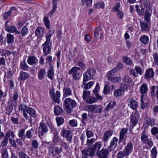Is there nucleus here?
I'll return each mask as SVG.
<instances>
[{"instance_id":"53","label":"nucleus","mask_w":158,"mask_h":158,"mask_svg":"<svg viewBox=\"0 0 158 158\" xmlns=\"http://www.w3.org/2000/svg\"><path fill=\"white\" fill-rule=\"evenodd\" d=\"M47 74L48 75V77L51 79V80H52L53 77L54 75V71L52 68H50L47 72Z\"/></svg>"},{"instance_id":"24","label":"nucleus","mask_w":158,"mask_h":158,"mask_svg":"<svg viewBox=\"0 0 158 158\" xmlns=\"http://www.w3.org/2000/svg\"><path fill=\"white\" fill-rule=\"evenodd\" d=\"M118 139L116 137H114L113 139L111 141L110 145L108 147V148L109 149L110 151H111V148L114 146V148H115L117 146V141Z\"/></svg>"},{"instance_id":"29","label":"nucleus","mask_w":158,"mask_h":158,"mask_svg":"<svg viewBox=\"0 0 158 158\" xmlns=\"http://www.w3.org/2000/svg\"><path fill=\"white\" fill-rule=\"evenodd\" d=\"M63 110L62 108L58 106H56L54 108V112L56 115H59L63 113Z\"/></svg>"},{"instance_id":"48","label":"nucleus","mask_w":158,"mask_h":158,"mask_svg":"<svg viewBox=\"0 0 158 158\" xmlns=\"http://www.w3.org/2000/svg\"><path fill=\"white\" fill-rule=\"evenodd\" d=\"M102 29L99 27H96L94 31V37L96 39L99 35V32L102 31Z\"/></svg>"},{"instance_id":"32","label":"nucleus","mask_w":158,"mask_h":158,"mask_svg":"<svg viewBox=\"0 0 158 158\" xmlns=\"http://www.w3.org/2000/svg\"><path fill=\"white\" fill-rule=\"evenodd\" d=\"M29 77V75L28 73L21 71L20 76L19 77V79L20 80H25Z\"/></svg>"},{"instance_id":"60","label":"nucleus","mask_w":158,"mask_h":158,"mask_svg":"<svg viewBox=\"0 0 158 158\" xmlns=\"http://www.w3.org/2000/svg\"><path fill=\"white\" fill-rule=\"evenodd\" d=\"M31 145L33 148L36 149L38 148V143L36 140L34 139L32 140L31 142Z\"/></svg>"},{"instance_id":"16","label":"nucleus","mask_w":158,"mask_h":158,"mask_svg":"<svg viewBox=\"0 0 158 158\" xmlns=\"http://www.w3.org/2000/svg\"><path fill=\"white\" fill-rule=\"evenodd\" d=\"M112 134L113 131H111L109 130L105 131L103 135V140L105 142H107Z\"/></svg>"},{"instance_id":"61","label":"nucleus","mask_w":158,"mask_h":158,"mask_svg":"<svg viewBox=\"0 0 158 158\" xmlns=\"http://www.w3.org/2000/svg\"><path fill=\"white\" fill-rule=\"evenodd\" d=\"M151 132L153 135H155L158 134V128L156 127H153L151 129Z\"/></svg>"},{"instance_id":"13","label":"nucleus","mask_w":158,"mask_h":158,"mask_svg":"<svg viewBox=\"0 0 158 158\" xmlns=\"http://www.w3.org/2000/svg\"><path fill=\"white\" fill-rule=\"evenodd\" d=\"M44 29L41 27H38L35 30V33L38 38H42L43 36Z\"/></svg>"},{"instance_id":"56","label":"nucleus","mask_w":158,"mask_h":158,"mask_svg":"<svg viewBox=\"0 0 158 158\" xmlns=\"http://www.w3.org/2000/svg\"><path fill=\"white\" fill-rule=\"evenodd\" d=\"M114 95L117 97L120 96L123 94V91L121 89H118L114 91Z\"/></svg>"},{"instance_id":"59","label":"nucleus","mask_w":158,"mask_h":158,"mask_svg":"<svg viewBox=\"0 0 158 158\" xmlns=\"http://www.w3.org/2000/svg\"><path fill=\"white\" fill-rule=\"evenodd\" d=\"M9 139L6 138L5 136L3 140L1 142V143L2 144V146H7L8 143V140Z\"/></svg>"},{"instance_id":"54","label":"nucleus","mask_w":158,"mask_h":158,"mask_svg":"<svg viewBox=\"0 0 158 158\" xmlns=\"http://www.w3.org/2000/svg\"><path fill=\"white\" fill-rule=\"evenodd\" d=\"M1 52V55L2 56H9L11 54V52L10 51L5 49H2Z\"/></svg>"},{"instance_id":"44","label":"nucleus","mask_w":158,"mask_h":158,"mask_svg":"<svg viewBox=\"0 0 158 158\" xmlns=\"http://www.w3.org/2000/svg\"><path fill=\"white\" fill-rule=\"evenodd\" d=\"M44 24L48 29H50V23L48 18L46 16H44Z\"/></svg>"},{"instance_id":"8","label":"nucleus","mask_w":158,"mask_h":158,"mask_svg":"<svg viewBox=\"0 0 158 158\" xmlns=\"http://www.w3.org/2000/svg\"><path fill=\"white\" fill-rule=\"evenodd\" d=\"M109 154L107 149L103 148L97 152V155L99 158H107Z\"/></svg>"},{"instance_id":"21","label":"nucleus","mask_w":158,"mask_h":158,"mask_svg":"<svg viewBox=\"0 0 158 158\" xmlns=\"http://www.w3.org/2000/svg\"><path fill=\"white\" fill-rule=\"evenodd\" d=\"M140 23L142 31H147L149 30L150 27L147 23L141 21H140Z\"/></svg>"},{"instance_id":"4","label":"nucleus","mask_w":158,"mask_h":158,"mask_svg":"<svg viewBox=\"0 0 158 158\" xmlns=\"http://www.w3.org/2000/svg\"><path fill=\"white\" fill-rule=\"evenodd\" d=\"M51 40H50L49 37H47L46 41L42 44V46L43 47V51L44 56L50 52L51 50Z\"/></svg>"},{"instance_id":"57","label":"nucleus","mask_w":158,"mask_h":158,"mask_svg":"<svg viewBox=\"0 0 158 158\" xmlns=\"http://www.w3.org/2000/svg\"><path fill=\"white\" fill-rule=\"evenodd\" d=\"M135 69L136 73L140 75H142L143 74V72L141 67L136 66L135 67Z\"/></svg>"},{"instance_id":"31","label":"nucleus","mask_w":158,"mask_h":158,"mask_svg":"<svg viewBox=\"0 0 158 158\" xmlns=\"http://www.w3.org/2000/svg\"><path fill=\"white\" fill-rule=\"evenodd\" d=\"M148 139V137L147 135L146 131L144 130L141 134V139L143 143H146Z\"/></svg>"},{"instance_id":"58","label":"nucleus","mask_w":158,"mask_h":158,"mask_svg":"<svg viewBox=\"0 0 158 158\" xmlns=\"http://www.w3.org/2000/svg\"><path fill=\"white\" fill-rule=\"evenodd\" d=\"M95 141L96 139L94 138H92L91 139H89L88 138L86 145L88 146H89L92 145Z\"/></svg>"},{"instance_id":"39","label":"nucleus","mask_w":158,"mask_h":158,"mask_svg":"<svg viewBox=\"0 0 158 158\" xmlns=\"http://www.w3.org/2000/svg\"><path fill=\"white\" fill-rule=\"evenodd\" d=\"M85 100L86 102L88 104H92L97 102V99L92 96L89 97Z\"/></svg>"},{"instance_id":"35","label":"nucleus","mask_w":158,"mask_h":158,"mask_svg":"<svg viewBox=\"0 0 158 158\" xmlns=\"http://www.w3.org/2000/svg\"><path fill=\"white\" fill-rule=\"evenodd\" d=\"M101 147V144L100 142H96L94 144L91 146L93 150H94L95 152L96 151H99Z\"/></svg>"},{"instance_id":"26","label":"nucleus","mask_w":158,"mask_h":158,"mask_svg":"<svg viewBox=\"0 0 158 158\" xmlns=\"http://www.w3.org/2000/svg\"><path fill=\"white\" fill-rule=\"evenodd\" d=\"M63 95L64 97H66L70 96L72 94L71 89L69 87H65L63 90Z\"/></svg>"},{"instance_id":"55","label":"nucleus","mask_w":158,"mask_h":158,"mask_svg":"<svg viewBox=\"0 0 158 158\" xmlns=\"http://www.w3.org/2000/svg\"><path fill=\"white\" fill-rule=\"evenodd\" d=\"M1 154L2 158H8V153L7 149L5 148L3 149Z\"/></svg>"},{"instance_id":"47","label":"nucleus","mask_w":158,"mask_h":158,"mask_svg":"<svg viewBox=\"0 0 158 158\" xmlns=\"http://www.w3.org/2000/svg\"><path fill=\"white\" fill-rule=\"evenodd\" d=\"M56 120L58 126H60L64 123V119L63 118L61 117H56Z\"/></svg>"},{"instance_id":"28","label":"nucleus","mask_w":158,"mask_h":158,"mask_svg":"<svg viewBox=\"0 0 158 158\" xmlns=\"http://www.w3.org/2000/svg\"><path fill=\"white\" fill-rule=\"evenodd\" d=\"M7 24V23L6 22L5 23L6 31L10 33L14 32L15 30H16V27L14 26H8Z\"/></svg>"},{"instance_id":"5","label":"nucleus","mask_w":158,"mask_h":158,"mask_svg":"<svg viewBox=\"0 0 158 158\" xmlns=\"http://www.w3.org/2000/svg\"><path fill=\"white\" fill-rule=\"evenodd\" d=\"M96 73V70L93 68L88 69L83 75L84 82H87L88 81L93 78Z\"/></svg>"},{"instance_id":"9","label":"nucleus","mask_w":158,"mask_h":158,"mask_svg":"<svg viewBox=\"0 0 158 158\" xmlns=\"http://www.w3.org/2000/svg\"><path fill=\"white\" fill-rule=\"evenodd\" d=\"M81 152L82 155H86L88 156H89L91 157H93L95 155V152L90 146L88 147L87 149H84L82 150Z\"/></svg>"},{"instance_id":"27","label":"nucleus","mask_w":158,"mask_h":158,"mask_svg":"<svg viewBox=\"0 0 158 158\" xmlns=\"http://www.w3.org/2000/svg\"><path fill=\"white\" fill-rule=\"evenodd\" d=\"M116 105V102L114 101L110 102L105 108L104 111L107 112L110 110L113 109Z\"/></svg>"},{"instance_id":"33","label":"nucleus","mask_w":158,"mask_h":158,"mask_svg":"<svg viewBox=\"0 0 158 158\" xmlns=\"http://www.w3.org/2000/svg\"><path fill=\"white\" fill-rule=\"evenodd\" d=\"M5 136L9 140L10 138H11L12 139L14 138L15 135L14 131L10 130L6 132Z\"/></svg>"},{"instance_id":"23","label":"nucleus","mask_w":158,"mask_h":158,"mask_svg":"<svg viewBox=\"0 0 158 158\" xmlns=\"http://www.w3.org/2000/svg\"><path fill=\"white\" fill-rule=\"evenodd\" d=\"M116 73V69L112 70L109 72L107 74V79L109 81H110L115 77Z\"/></svg>"},{"instance_id":"14","label":"nucleus","mask_w":158,"mask_h":158,"mask_svg":"<svg viewBox=\"0 0 158 158\" xmlns=\"http://www.w3.org/2000/svg\"><path fill=\"white\" fill-rule=\"evenodd\" d=\"M133 148V145L131 142H129L123 150L128 156L132 151Z\"/></svg>"},{"instance_id":"3","label":"nucleus","mask_w":158,"mask_h":158,"mask_svg":"<svg viewBox=\"0 0 158 158\" xmlns=\"http://www.w3.org/2000/svg\"><path fill=\"white\" fill-rule=\"evenodd\" d=\"M84 108L88 111L95 113L101 114L103 110L102 106L98 105H86Z\"/></svg>"},{"instance_id":"18","label":"nucleus","mask_w":158,"mask_h":158,"mask_svg":"<svg viewBox=\"0 0 158 158\" xmlns=\"http://www.w3.org/2000/svg\"><path fill=\"white\" fill-rule=\"evenodd\" d=\"M60 93L59 91L56 92V94L52 97L51 99L55 102L58 103H60L59 98L60 97Z\"/></svg>"},{"instance_id":"7","label":"nucleus","mask_w":158,"mask_h":158,"mask_svg":"<svg viewBox=\"0 0 158 158\" xmlns=\"http://www.w3.org/2000/svg\"><path fill=\"white\" fill-rule=\"evenodd\" d=\"M49 127L48 124L44 122L41 123L39 127V134L43 135L44 134L48 132Z\"/></svg>"},{"instance_id":"36","label":"nucleus","mask_w":158,"mask_h":158,"mask_svg":"<svg viewBox=\"0 0 158 158\" xmlns=\"http://www.w3.org/2000/svg\"><path fill=\"white\" fill-rule=\"evenodd\" d=\"M34 133V130L33 128H31V129L27 131L26 134L25 135V137L29 139H31L32 136L33 134Z\"/></svg>"},{"instance_id":"49","label":"nucleus","mask_w":158,"mask_h":158,"mask_svg":"<svg viewBox=\"0 0 158 158\" xmlns=\"http://www.w3.org/2000/svg\"><path fill=\"white\" fill-rule=\"evenodd\" d=\"M14 105L12 104H10L6 108V110L7 112V114L10 115V113H11L13 109Z\"/></svg>"},{"instance_id":"41","label":"nucleus","mask_w":158,"mask_h":158,"mask_svg":"<svg viewBox=\"0 0 158 158\" xmlns=\"http://www.w3.org/2000/svg\"><path fill=\"white\" fill-rule=\"evenodd\" d=\"M157 152L156 147H153L151 151V156L152 158H156Z\"/></svg>"},{"instance_id":"12","label":"nucleus","mask_w":158,"mask_h":158,"mask_svg":"<svg viewBox=\"0 0 158 158\" xmlns=\"http://www.w3.org/2000/svg\"><path fill=\"white\" fill-rule=\"evenodd\" d=\"M154 75V73L152 68H149L146 70L144 78L146 79L152 78Z\"/></svg>"},{"instance_id":"37","label":"nucleus","mask_w":158,"mask_h":158,"mask_svg":"<svg viewBox=\"0 0 158 158\" xmlns=\"http://www.w3.org/2000/svg\"><path fill=\"white\" fill-rule=\"evenodd\" d=\"M139 40L143 44H146L148 42L149 38L147 36L143 35L140 37Z\"/></svg>"},{"instance_id":"63","label":"nucleus","mask_w":158,"mask_h":158,"mask_svg":"<svg viewBox=\"0 0 158 158\" xmlns=\"http://www.w3.org/2000/svg\"><path fill=\"white\" fill-rule=\"evenodd\" d=\"M85 132L86 136L88 139L94 136V134L92 131L87 129L86 130Z\"/></svg>"},{"instance_id":"51","label":"nucleus","mask_w":158,"mask_h":158,"mask_svg":"<svg viewBox=\"0 0 158 158\" xmlns=\"http://www.w3.org/2000/svg\"><path fill=\"white\" fill-rule=\"evenodd\" d=\"M128 156L125 152L123 150V151H120L117 154V158H123L125 156Z\"/></svg>"},{"instance_id":"1","label":"nucleus","mask_w":158,"mask_h":158,"mask_svg":"<svg viewBox=\"0 0 158 158\" xmlns=\"http://www.w3.org/2000/svg\"><path fill=\"white\" fill-rule=\"evenodd\" d=\"M19 110L20 111H23V116L27 120H29L30 118V117L27 115V113L32 117L35 118L36 116V114L35 110L32 108L28 107L26 105L20 104Z\"/></svg>"},{"instance_id":"42","label":"nucleus","mask_w":158,"mask_h":158,"mask_svg":"<svg viewBox=\"0 0 158 158\" xmlns=\"http://www.w3.org/2000/svg\"><path fill=\"white\" fill-rule=\"evenodd\" d=\"M90 92L88 90H84L83 91L82 98L84 100H85L90 95Z\"/></svg>"},{"instance_id":"6","label":"nucleus","mask_w":158,"mask_h":158,"mask_svg":"<svg viewBox=\"0 0 158 158\" xmlns=\"http://www.w3.org/2000/svg\"><path fill=\"white\" fill-rule=\"evenodd\" d=\"M80 68L77 67H73L69 71V74H72L73 78L76 80H78L80 78V73L79 71Z\"/></svg>"},{"instance_id":"43","label":"nucleus","mask_w":158,"mask_h":158,"mask_svg":"<svg viewBox=\"0 0 158 158\" xmlns=\"http://www.w3.org/2000/svg\"><path fill=\"white\" fill-rule=\"evenodd\" d=\"M28 29L27 28L26 26H24L22 28L21 32L22 36H25L28 32Z\"/></svg>"},{"instance_id":"15","label":"nucleus","mask_w":158,"mask_h":158,"mask_svg":"<svg viewBox=\"0 0 158 158\" xmlns=\"http://www.w3.org/2000/svg\"><path fill=\"white\" fill-rule=\"evenodd\" d=\"M57 1L56 0H53L52 1V9L51 11L48 13V16L49 17H51L53 14L56 11L57 7Z\"/></svg>"},{"instance_id":"22","label":"nucleus","mask_w":158,"mask_h":158,"mask_svg":"<svg viewBox=\"0 0 158 158\" xmlns=\"http://www.w3.org/2000/svg\"><path fill=\"white\" fill-rule=\"evenodd\" d=\"M37 59L34 56L28 57L27 62L30 65H35L37 63Z\"/></svg>"},{"instance_id":"30","label":"nucleus","mask_w":158,"mask_h":158,"mask_svg":"<svg viewBox=\"0 0 158 158\" xmlns=\"http://www.w3.org/2000/svg\"><path fill=\"white\" fill-rule=\"evenodd\" d=\"M6 39L7 44H12L14 41V36L10 34H7L6 35Z\"/></svg>"},{"instance_id":"45","label":"nucleus","mask_w":158,"mask_h":158,"mask_svg":"<svg viewBox=\"0 0 158 158\" xmlns=\"http://www.w3.org/2000/svg\"><path fill=\"white\" fill-rule=\"evenodd\" d=\"M131 122L132 124L134 126H135L137 123V120L136 116L134 115H132L130 118Z\"/></svg>"},{"instance_id":"64","label":"nucleus","mask_w":158,"mask_h":158,"mask_svg":"<svg viewBox=\"0 0 158 158\" xmlns=\"http://www.w3.org/2000/svg\"><path fill=\"white\" fill-rule=\"evenodd\" d=\"M153 56L154 60L156 65L158 64V54L156 52H154L153 53Z\"/></svg>"},{"instance_id":"25","label":"nucleus","mask_w":158,"mask_h":158,"mask_svg":"<svg viewBox=\"0 0 158 158\" xmlns=\"http://www.w3.org/2000/svg\"><path fill=\"white\" fill-rule=\"evenodd\" d=\"M135 6V10L137 13L140 16H143L144 14L143 8L140 5H136Z\"/></svg>"},{"instance_id":"52","label":"nucleus","mask_w":158,"mask_h":158,"mask_svg":"<svg viewBox=\"0 0 158 158\" xmlns=\"http://www.w3.org/2000/svg\"><path fill=\"white\" fill-rule=\"evenodd\" d=\"M104 3L103 2H98L95 3L94 7L97 8H104Z\"/></svg>"},{"instance_id":"20","label":"nucleus","mask_w":158,"mask_h":158,"mask_svg":"<svg viewBox=\"0 0 158 158\" xmlns=\"http://www.w3.org/2000/svg\"><path fill=\"white\" fill-rule=\"evenodd\" d=\"M48 153L50 156L53 157L55 156L57 154V152L55 147L53 146L49 147H48Z\"/></svg>"},{"instance_id":"11","label":"nucleus","mask_w":158,"mask_h":158,"mask_svg":"<svg viewBox=\"0 0 158 158\" xmlns=\"http://www.w3.org/2000/svg\"><path fill=\"white\" fill-rule=\"evenodd\" d=\"M127 131L128 129L127 128H123L122 129L119 134V138L118 141L119 144L123 140Z\"/></svg>"},{"instance_id":"2","label":"nucleus","mask_w":158,"mask_h":158,"mask_svg":"<svg viewBox=\"0 0 158 158\" xmlns=\"http://www.w3.org/2000/svg\"><path fill=\"white\" fill-rule=\"evenodd\" d=\"M77 105L76 102L70 98L65 99L64 102V109L67 113H71L73 109Z\"/></svg>"},{"instance_id":"17","label":"nucleus","mask_w":158,"mask_h":158,"mask_svg":"<svg viewBox=\"0 0 158 158\" xmlns=\"http://www.w3.org/2000/svg\"><path fill=\"white\" fill-rule=\"evenodd\" d=\"M151 94L152 96L158 98V86H153L151 88Z\"/></svg>"},{"instance_id":"38","label":"nucleus","mask_w":158,"mask_h":158,"mask_svg":"<svg viewBox=\"0 0 158 158\" xmlns=\"http://www.w3.org/2000/svg\"><path fill=\"white\" fill-rule=\"evenodd\" d=\"M86 82H84L83 79V84L84 85V88L86 89H89L94 84V82L93 81H90L87 83H85Z\"/></svg>"},{"instance_id":"34","label":"nucleus","mask_w":158,"mask_h":158,"mask_svg":"<svg viewBox=\"0 0 158 158\" xmlns=\"http://www.w3.org/2000/svg\"><path fill=\"white\" fill-rule=\"evenodd\" d=\"M148 88L146 84H143L140 88V92L142 94H145L148 91Z\"/></svg>"},{"instance_id":"19","label":"nucleus","mask_w":158,"mask_h":158,"mask_svg":"<svg viewBox=\"0 0 158 158\" xmlns=\"http://www.w3.org/2000/svg\"><path fill=\"white\" fill-rule=\"evenodd\" d=\"M128 105L133 110H135L136 109L138 103L134 99H131L128 102Z\"/></svg>"},{"instance_id":"62","label":"nucleus","mask_w":158,"mask_h":158,"mask_svg":"<svg viewBox=\"0 0 158 158\" xmlns=\"http://www.w3.org/2000/svg\"><path fill=\"white\" fill-rule=\"evenodd\" d=\"M131 80L130 77L127 76H126L124 78L123 81L124 83L127 84L128 85L131 82Z\"/></svg>"},{"instance_id":"50","label":"nucleus","mask_w":158,"mask_h":158,"mask_svg":"<svg viewBox=\"0 0 158 158\" xmlns=\"http://www.w3.org/2000/svg\"><path fill=\"white\" fill-rule=\"evenodd\" d=\"M21 67L25 71H27L29 69L28 66L25 63L24 60L21 62Z\"/></svg>"},{"instance_id":"10","label":"nucleus","mask_w":158,"mask_h":158,"mask_svg":"<svg viewBox=\"0 0 158 158\" xmlns=\"http://www.w3.org/2000/svg\"><path fill=\"white\" fill-rule=\"evenodd\" d=\"M62 135L63 137H66L67 140L69 142H71V141L72 138V135L71 134L70 131L67 130L63 128Z\"/></svg>"},{"instance_id":"46","label":"nucleus","mask_w":158,"mask_h":158,"mask_svg":"<svg viewBox=\"0 0 158 158\" xmlns=\"http://www.w3.org/2000/svg\"><path fill=\"white\" fill-rule=\"evenodd\" d=\"M45 73V70L44 69H42L39 72L38 77L40 80H41L43 78Z\"/></svg>"},{"instance_id":"40","label":"nucleus","mask_w":158,"mask_h":158,"mask_svg":"<svg viewBox=\"0 0 158 158\" xmlns=\"http://www.w3.org/2000/svg\"><path fill=\"white\" fill-rule=\"evenodd\" d=\"M123 62L128 65H131L133 64L131 60L128 57L124 56L123 57Z\"/></svg>"}]
</instances>
